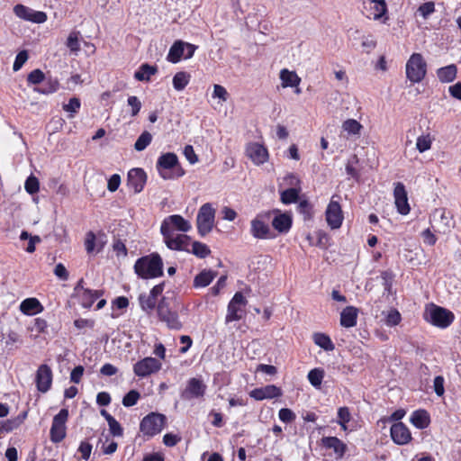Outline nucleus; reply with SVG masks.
Here are the masks:
<instances>
[{
  "label": "nucleus",
  "mask_w": 461,
  "mask_h": 461,
  "mask_svg": "<svg viewBox=\"0 0 461 461\" xmlns=\"http://www.w3.org/2000/svg\"><path fill=\"white\" fill-rule=\"evenodd\" d=\"M134 269L141 278H156L163 275V261L158 253H152L139 258L134 265Z\"/></svg>",
  "instance_id": "1"
},
{
  "label": "nucleus",
  "mask_w": 461,
  "mask_h": 461,
  "mask_svg": "<svg viewBox=\"0 0 461 461\" xmlns=\"http://www.w3.org/2000/svg\"><path fill=\"white\" fill-rule=\"evenodd\" d=\"M424 319L436 327L445 329L451 325L455 316L449 310L431 303L425 309Z\"/></svg>",
  "instance_id": "2"
},
{
  "label": "nucleus",
  "mask_w": 461,
  "mask_h": 461,
  "mask_svg": "<svg viewBox=\"0 0 461 461\" xmlns=\"http://www.w3.org/2000/svg\"><path fill=\"white\" fill-rule=\"evenodd\" d=\"M215 223V209L212 203L203 204L196 216V225L198 233L204 237L212 231Z\"/></svg>",
  "instance_id": "3"
},
{
  "label": "nucleus",
  "mask_w": 461,
  "mask_h": 461,
  "mask_svg": "<svg viewBox=\"0 0 461 461\" xmlns=\"http://www.w3.org/2000/svg\"><path fill=\"white\" fill-rule=\"evenodd\" d=\"M427 64L420 53H413L406 63V77L412 83L420 82L426 76Z\"/></svg>",
  "instance_id": "4"
},
{
  "label": "nucleus",
  "mask_w": 461,
  "mask_h": 461,
  "mask_svg": "<svg viewBox=\"0 0 461 461\" xmlns=\"http://www.w3.org/2000/svg\"><path fill=\"white\" fill-rule=\"evenodd\" d=\"M156 167L163 179L172 178L173 176L168 170L176 167H177L176 176H182L185 174V171L179 166L177 156L172 152L162 154L157 161Z\"/></svg>",
  "instance_id": "5"
},
{
  "label": "nucleus",
  "mask_w": 461,
  "mask_h": 461,
  "mask_svg": "<svg viewBox=\"0 0 461 461\" xmlns=\"http://www.w3.org/2000/svg\"><path fill=\"white\" fill-rule=\"evenodd\" d=\"M269 214H258L250 221V233L258 240H269L275 237L269 224Z\"/></svg>",
  "instance_id": "6"
},
{
  "label": "nucleus",
  "mask_w": 461,
  "mask_h": 461,
  "mask_svg": "<svg viewBox=\"0 0 461 461\" xmlns=\"http://www.w3.org/2000/svg\"><path fill=\"white\" fill-rule=\"evenodd\" d=\"M166 417L159 413H150L144 417L140 422V431L149 437L159 433L164 428Z\"/></svg>",
  "instance_id": "7"
},
{
  "label": "nucleus",
  "mask_w": 461,
  "mask_h": 461,
  "mask_svg": "<svg viewBox=\"0 0 461 461\" xmlns=\"http://www.w3.org/2000/svg\"><path fill=\"white\" fill-rule=\"evenodd\" d=\"M247 303L243 294L240 292H237L229 303L225 321L228 323L241 320L246 313L245 307Z\"/></svg>",
  "instance_id": "8"
},
{
  "label": "nucleus",
  "mask_w": 461,
  "mask_h": 461,
  "mask_svg": "<svg viewBox=\"0 0 461 461\" xmlns=\"http://www.w3.org/2000/svg\"><path fill=\"white\" fill-rule=\"evenodd\" d=\"M68 418V411L61 409L59 412L54 416L50 428V439L53 443L61 442L66 437V422Z\"/></svg>",
  "instance_id": "9"
},
{
  "label": "nucleus",
  "mask_w": 461,
  "mask_h": 461,
  "mask_svg": "<svg viewBox=\"0 0 461 461\" xmlns=\"http://www.w3.org/2000/svg\"><path fill=\"white\" fill-rule=\"evenodd\" d=\"M430 222L434 228H437L438 231L443 233L455 226L452 213L445 208L435 209L430 216Z\"/></svg>",
  "instance_id": "10"
},
{
  "label": "nucleus",
  "mask_w": 461,
  "mask_h": 461,
  "mask_svg": "<svg viewBox=\"0 0 461 461\" xmlns=\"http://www.w3.org/2000/svg\"><path fill=\"white\" fill-rule=\"evenodd\" d=\"M158 314L161 321L165 322L171 330H179L182 329V322L179 321L178 314L172 312L167 303L166 298H163L158 305Z\"/></svg>",
  "instance_id": "11"
},
{
  "label": "nucleus",
  "mask_w": 461,
  "mask_h": 461,
  "mask_svg": "<svg viewBox=\"0 0 461 461\" xmlns=\"http://www.w3.org/2000/svg\"><path fill=\"white\" fill-rule=\"evenodd\" d=\"M167 247L173 250L190 252V237L185 234L175 235L174 231L161 232Z\"/></svg>",
  "instance_id": "12"
},
{
  "label": "nucleus",
  "mask_w": 461,
  "mask_h": 461,
  "mask_svg": "<svg viewBox=\"0 0 461 461\" xmlns=\"http://www.w3.org/2000/svg\"><path fill=\"white\" fill-rule=\"evenodd\" d=\"M192 228L190 222L185 220L181 215L174 214L164 219L161 223L160 231H174V229L187 232Z\"/></svg>",
  "instance_id": "13"
},
{
  "label": "nucleus",
  "mask_w": 461,
  "mask_h": 461,
  "mask_svg": "<svg viewBox=\"0 0 461 461\" xmlns=\"http://www.w3.org/2000/svg\"><path fill=\"white\" fill-rule=\"evenodd\" d=\"M14 13L21 19L35 23H42L47 20V14L44 12L35 11L21 4L14 7Z\"/></svg>",
  "instance_id": "14"
},
{
  "label": "nucleus",
  "mask_w": 461,
  "mask_h": 461,
  "mask_svg": "<svg viewBox=\"0 0 461 461\" xmlns=\"http://www.w3.org/2000/svg\"><path fill=\"white\" fill-rule=\"evenodd\" d=\"M160 368L161 363L158 359L149 357L138 361L133 366V371L137 376L145 377L158 372Z\"/></svg>",
  "instance_id": "15"
},
{
  "label": "nucleus",
  "mask_w": 461,
  "mask_h": 461,
  "mask_svg": "<svg viewBox=\"0 0 461 461\" xmlns=\"http://www.w3.org/2000/svg\"><path fill=\"white\" fill-rule=\"evenodd\" d=\"M35 382L38 391L47 393L52 384V371L48 365H41L36 372Z\"/></svg>",
  "instance_id": "16"
},
{
  "label": "nucleus",
  "mask_w": 461,
  "mask_h": 461,
  "mask_svg": "<svg viewBox=\"0 0 461 461\" xmlns=\"http://www.w3.org/2000/svg\"><path fill=\"white\" fill-rule=\"evenodd\" d=\"M335 195L332 196L327 210H326V220L331 229H338L340 227L343 221V214L341 207L338 201L334 200Z\"/></svg>",
  "instance_id": "17"
},
{
  "label": "nucleus",
  "mask_w": 461,
  "mask_h": 461,
  "mask_svg": "<svg viewBox=\"0 0 461 461\" xmlns=\"http://www.w3.org/2000/svg\"><path fill=\"white\" fill-rule=\"evenodd\" d=\"M393 197L397 211L402 215L408 214L410 212V205L407 191L402 183L397 182L394 184Z\"/></svg>",
  "instance_id": "18"
},
{
  "label": "nucleus",
  "mask_w": 461,
  "mask_h": 461,
  "mask_svg": "<svg viewBox=\"0 0 461 461\" xmlns=\"http://www.w3.org/2000/svg\"><path fill=\"white\" fill-rule=\"evenodd\" d=\"M247 156L255 165H262L268 159V151L262 144L251 142L246 148Z\"/></svg>",
  "instance_id": "19"
},
{
  "label": "nucleus",
  "mask_w": 461,
  "mask_h": 461,
  "mask_svg": "<svg viewBox=\"0 0 461 461\" xmlns=\"http://www.w3.org/2000/svg\"><path fill=\"white\" fill-rule=\"evenodd\" d=\"M206 391V385L202 380L191 378L187 382L185 389L182 392V398L192 400L194 398L203 397Z\"/></svg>",
  "instance_id": "20"
},
{
  "label": "nucleus",
  "mask_w": 461,
  "mask_h": 461,
  "mask_svg": "<svg viewBox=\"0 0 461 461\" xmlns=\"http://www.w3.org/2000/svg\"><path fill=\"white\" fill-rule=\"evenodd\" d=\"M147 182V174L142 168H132L127 176V185L134 190L135 194L140 193Z\"/></svg>",
  "instance_id": "21"
},
{
  "label": "nucleus",
  "mask_w": 461,
  "mask_h": 461,
  "mask_svg": "<svg viewBox=\"0 0 461 461\" xmlns=\"http://www.w3.org/2000/svg\"><path fill=\"white\" fill-rule=\"evenodd\" d=\"M390 432L393 441L397 445H405L411 439L409 429L402 422L394 423Z\"/></svg>",
  "instance_id": "22"
},
{
  "label": "nucleus",
  "mask_w": 461,
  "mask_h": 461,
  "mask_svg": "<svg viewBox=\"0 0 461 461\" xmlns=\"http://www.w3.org/2000/svg\"><path fill=\"white\" fill-rule=\"evenodd\" d=\"M250 397L257 401L265 399H273L282 395V391L279 387L274 384H268L261 388H256L249 393Z\"/></svg>",
  "instance_id": "23"
},
{
  "label": "nucleus",
  "mask_w": 461,
  "mask_h": 461,
  "mask_svg": "<svg viewBox=\"0 0 461 461\" xmlns=\"http://www.w3.org/2000/svg\"><path fill=\"white\" fill-rule=\"evenodd\" d=\"M366 8L369 10L374 20H379L385 15L387 5L384 0H368Z\"/></svg>",
  "instance_id": "24"
},
{
  "label": "nucleus",
  "mask_w": 461,
  "mask_h": 461,
  "mask_svg": "<svg viewBox=\"0 0 461 461\" xmlns=\"http://www.w3.org/2000/svg\"><path fill=\"white\" fill-rule=\"evenodd\" d=\"M358 310L354 306H347L340 313V325L345 328L356 326Z\"/></svg>",
  "instance_id": "25"
},
{
  "label": "nucleus",
  "mask_w": 461,
  "mask_h": 461,
  "mask_svg": "<svg viewBox=\"0 0 461 461\" xmlns=\"http://www.w3.org/2000/svg\"><path fill=\"white\" fill-rule=\"evenodd\" d=\"M322 444L325 447L333 449L339 457L343 456L347 450V445L336 437L322 438Z\"/></svg>",
  "instance_id": "26"
},
{
  "label": "nucleus",
  "mask_w": 461,
  "mask_h": 461,
  "mask_svg": "<svg viewBox=\"0 0 461 461\" xmlns=\"http://www.w3.org/2000/svg\"><path fill=\"white\" fill-rule=\"evenodd\" d=\"M457 68L455 64L442 67L437 70V77L441 83H450L456 78Z\"/></svg>",
  "instance_id": "27"
},
{
  "label": "nucleus",
  "mask_w": 461,
  "mask_h": 461,
  "mask_svg": "<svg viewBox=\"0 0 461 461\" xmlns=\"http://www.w3.org/2000/svg\"><path fill=\"white\" fill-rule=\"evenodd\" d=\"M20 310L24 314L33 315L41 312L43 310V307L38 299L27 298L21 303Z\"/></svg>",
  "instance_id": "28"
},
{
  "label": "nucleus",
  "mask_w": 461,
  "mask_h": 461,
  "mask_svg": "<svg viewBox=\"0 0 461 461\" xmlns=\"http://www.w3.org/2000/svg\"><path fill=\"white\" fill-rule=\"evenodd\" d=\"M185 42L176 41L170 48L167 54V60L172 63H177L185 56Z\"/></svg>",
  "instance_id": "29"
},
{
  "label": "nucleus",
  "mask_w": 461,
  "mask_h": 461,
  "mask_svg": "<svg viewBox=\"0 0 461 461\" xmlns=\"http://www.w3.org/2000/svg\"><path fill=\"white\" fill-rule=\"evenodd\" d=\"M292 225V219L286 213L276 215L272 221V226L279 232H287Z\"/></svg>",
  "instance_id": "30"
},
{
  "label": "nucleus",
  "mask_w": 461,
  "mask_h": 461,
  "mask_svg": "<svg viewBox=\"0 0 461 461\" xmlns=\"http://www.w3.org/2000/svg\"><path fill=\"white\" fill-rule=\"evenodd\" d=\"M158 72L156 66H151L148 63L142 64L134 73V77L138 81H149L150 77Z\"/></svg>",
  "instance_id": "31"
},
{
  "label": "nucleus",
  "mask_w": 461,
  "mask_h": 461,
  "mask_svg": "<svg viewBox=\"0 0 461 461\" xmlns=\"http://www.w3.org/2000/svg\"><path fill=\"white\" fill-rule=\"evenodd\" d=\"M411 422L418 429H425L429 424V416L424 410L415 411L411 417Z\"/></svg>",
  "instance_id": "32"
},
{
  "label": "nucleus",
  "mask_w": 461,
  "mask_h": 461,
  "mask_svg": "<svg viewBox=\"0 0 461 461\" xmlns=\"http://www.w3.org/2000/svg\"><path fill=\"white\" fill-rule=\"evenodd\" d=\"M280 79L282 80V86H296L300 84V77L295 72L289 71L288 69H282L280 72Z\"/></svg>",
  "instance_id": "33"
},
{
  "label": "nucleus",
  "mask_w": 461,
  "mask_h": 461,
  "mask_svg": "<svg viewBox=\"0 0 461 461\" xmlns=\"http://www.w3.org/2000/svg\"><path fill=\"white\" fill-rule=\"evenodd\" d=\"M100 295L101 294L98 291L89 289H83V293L78 294L84 308H90Z\"/></svg>",
  "instance_id": "34"
},
{
  "label": "nucleus",
  "mask_w": 461,
  "mask_h": 461,
  "mask_svg": "<svg viewBox=\"0 0 461 461\" xmlns=\"http://www.w3.org/2000/svg\"><path fill=\"white\" fill-rule=\"evenodd\" d=\"M215 273L211 270H203L198 274L194 280V285L195 287H205L213 280Z\"/></svg>",
  "instance_id": "35"
},
{
  "label": "nucleus",
  "mask_w": 461,
  "mask_h": 461,
  "mask_svg": "<svg viewBox=\"0 0 461 461\" xmlns=\"http://www.w3.org/2000/svg\"><path fill=\"white\" fill-rule=\"evenodd\" d=\"M314 343L326 351H332L335 348L330 338L324 333H315L313 335Z\"/></svg>",
  "instance_id": "36"
},
{
  "label": "nucleus",
  "mask_w": 461,
  "mask_h": 461,
  "mask_svg": "<svg viewBox=\"0 0 461 461\" xmlns=\"http://www.w3.org/2000/svg\"><path fill=\"white\" fill-rule=\"evenodd\" d=\"M190 75L185 71L177 72L173 77V86L176 91H182L188 85Z\"/></svg>",
  "instance_id": "37"
},
{
  "label": "nucleus",
  "mask_w": 461,
  "mask_h": 461,
  "mask_svg": "<svg viewBox=\"0 0 461 461\" xmlns=\"http://www.w3.org/2000/svg\"><path fill=\"white\" fill-rule=\"evenodd\" d=\"M342 130L348 135H360L363 126L355 119H348L342 123Z\"/></svg>",
  "instance_id": "38"
},
{
  "label": "nucleus",
  "mask_w": 461,
  "mask_h": 461,
  "mask_svg": "<svg viewBox=\"0 0 461 461\" xmlns=\"http://www.w3.org/2000/svg\"><path fill=\"white\" fill-rule=\"evenodd\" d=\"M20 240H29L28 245L25 248V250L28 253H33L36 249V244H39L41 242V239L39 236H37V235L32 236L26 230L22 231V233L20 235Z\"/></svg>",
  "instance_id": "39"
},
{
  "label": "nucleus",
  "mask_w": 461,
  "mask_h": 461,
  "mask_svg": "<svg viewBox=\"0 0 461 461\" xmlns=\"http://www.w3.org/2000/svg\"><path fill=\"white\" fill-rule=\"evenodd\" d=\"M190 245H191L190 252H192L194 255H195L196 257H198L200 258H204L211 253L210 249L204 243H202L199 241H194Z\"/></svg>",
  "instance_id": "40"
},
{
  "label": "nucleus",
  "mask_w": 461,
  "mask_h": 461,
  "mask_svg": "<svg viewBox=\"0 0 461 461\" xmlns=\"http://www.w3.org/2000/svg\"><path fill=\"white\" fill-rule=\"evenodd\" d=\"M308 380L310 384L315 388H320L324 377V370L321 368L312 369L308 373Z\"/></svg>",
  "instance_id": "41"
},
{
  "label": "nucleus",
  "mask_w": 461,
  "mask_h": 461,
  "mask_svg": "<svg viewBox=\"0 0 461 461\" xmlns=\"http://www.w3.org/2000/svg\"><path fill=\"white\" fill-rule=\"evenodd\" d=\"M151 140L152 135L149 131H145L137 139L134 144V149L137 151H142L150 144Z\"/></svg>",
  "instance_id": "42"
},
{
  "label": "nucleus",
  "mask_w": 461,
  "mask_h": 461,
  "mask_svg": "<svg viewBox=\"0 0 461 461\" xmlns=\"http://www.w3.org/2000/svg\"><path fill=\"white\" fill-rule=\"evenodd\" d=\"M79 35V32H72L69 33L67 40V47L74 53H77L80 50Z\"/></svg>",
  "instance_id": "43"
},
{
  "label": "nucleus",
  "mask_w": 461,
  "mask_h": 461,
  "mask_svg": "<svg viewBox=\"0 0 461 461\" xmlns=\"http://www.w3.org/2000/svg\"><path fill=\"white\" fill-rule=\"evenodd\" d=\"M299 191L296 188H288L281 193V201L285 203H292L297 201Z\"/></svg>",
  "instance_id": "44"
},
{
  "label": "nucleus",
  "mask_w": 461,
  "mask_h": 461,
  "mask_svg": "<svg viewBox=\"0 0 461 461\" xmlns=\"http://www.w3.org/2000/svg\"><path fill=\"white\" fill-rule=\"evenodd\" d=\"M140 304L142 310L149 311L152 310L156 305V299L153 295L142 294L139 297Z\"/></svg>",
  "instance_id": "45"
},
{
  "label": "nucleus",
  "mask_w": 461,
  "mask_h": 461,
  "mask_svg": "<svg viewBox=\"0 0 461 461\" xmlns=\"http://www.w3.org/2000/svg\"><path fill=\"white\" fill-rule=\"evenodd\" d=\"M431 143L432 140L429 135H421L417 138L416 148L420 153H422L431 148Z\"/></svg>",
  "instance_id": "46"
},
{
  "label": "nucleus",
  "mask_w": 461,
  "mask_h": 461,
  "mask_svg": "<svg viewBox=\"0 0 461 461\" xmlns=\"http://www.w3.org/2000/svg\"><path fill=\"white\" fill-rule=\"evenodd\" d=\"M351 415L348 408L340 407L338 410V423L342 427L344 430L347 429L346 424L350 420Z\"/></svg>",
  "instance_id": "47"
},
{
  "label": "nucleus",
  "mask_w": 461,
  "mask_h": 461,
  "mask_svg": "<svg viewBox=\"0 0 461 461\" xmlns=\"http://www.w3.org/2000/svg\"><path fill=\"white\" fill-rule=\"evenodd\" d=\"M140 397V394L139 392H137L136 390H131L122 398V404L125 407H131L137 403Z\"/></svg>",
  "instance_id": "48"
},
{
  "label": "nucleus",
  "mask_w": 461,
  "mask_h": 461,
  "mask_svg": "<svg viewBox=\"0 0 461 461\" xmlns=\"http://www.w3.org/2000/svg\"><path fill=\"white\" fill-rule=\"evenodd\" d=\"M79 108H80V100L78 98H77V97H73V98L69 99L68 103L65 104L63 105V109L66 112L71 113L69 115L70 118L74 117V114L76 113H77Z\"/></svg>",
  "instance_id": "49"
},
{
  "label": "nucleus",
  "mask_w": 461,
  "mask_h": 461,
  "mask_svg": "<svg viewBox=\"0 0 461 461\" xmlns=\"http://www.w3.org/2000/svg\"><path fill=\"white\" fill-rule=\"evenodd\" d=\"M401 320L400 312L397 310H391L386 315L385 324L390 327L396 326L400 323Z\"/></svg>",
  "instance_id": "50"
},
{
  "label": "nucleus",
  "mask_w": 461,
  "mask_h": 461,
  "mask_svg": "<svg viewBox=\"0 0 461 461\" xmlns=\"http://www.w3.org/2000/svg\"><path fill=\"white\" fill-rule=\"evenodd\" d=\"M85 247L87 253H92L96 249V236L93 231L86 233Z\"/></svg>",
  "instance_id": "51"
},
{
  "label": "nucleus",
  "mask_w": 461,
  "mask_h": 461,
  "mask_svg": "<svg viewBox=\"0 0 461 461\" xmlns=\"http://www.w3.org/2000/svg\"><path fill=\"white\" fill-rule=\"evenodd\" d=\"M358 162L357 155H353L346 165V171L348 176L357 179L359 177L358 172L355 168L354 165Z\"/></svg>",
  "instance_id": "52"
},
{
  "label": "nucleus",
  "mask_w": 461,
  "mask_h": 461,
  "mask_svg": "<svg viewBox=\"0 0 461 461\" xmlns=\"http://www.w3.org/2000/svg\"><path fill=\"white\" fill-rule=\"evenodd\" d=\"M24 187L29 194H35L39 191V180L35 176H30L25 181Z\"/></svg>",
  "instance_id": "53"
},
{
  "label": "nucleus",
  "mask_w": 461,
  "mask_h": 461,
  "mask_svg": "<svg viewBox=\"0 0 461 461\" xmlns=\"http://www.w3.org/2000/svg\"><path fill=\"white\" fill-rule=\"evenodd\" d=\"M278 417L283 422L290 423L295 420L296 415L292 410L283 408L279 411Z\"/></svg>",
  "instance_id": "54"
},
{
  "label": "nucleus",
  "mask_w": 461,
  "mask_h": 461,
  "mask_svg": "<svg viewBox=\"0 0 461 461\" xmlns=\"http://www.w3.org/2000/svg\"><path fill=\"white\" fill-rule=\"evenodd\" d=\"M27 59H28L27 51L26 50L20 51L16 55L15 60L13 65L14 71L20 70L22 68V67L23 66V64L27 61Z\"/></svg>",
  "instance_id": "55"
},
{
  "label": "nucleus",
  "mask_w": 461,
  "mask_h": 461,
  "mask_svg": "<svg viewBox=\"0 0 461 461\" xmlns=\"http://www.w3.org/2000/svg\"><path fill=\"white\" fill-rule=\"evenodd\" d=\"M27 80L32 85L40 84L44 80V73L41 69H34L28 75Z\"/></svg>",
  "instance_id": "56"
},
{
  "label": "nucleus",
  "mask_w": 461,
  "mask_h": 461,
  "mask_svg": "<svg viewBox=\"0 0 461 461\" xmlns=\"http://www.w3.org/2000/svg\"><path fill=\"white\" fill-rule=\"evenodd\" d=\"M213 98H219L222 102H226L229 98V94L225 87H223L221 85H214L213 86V93H212Z\"/></svg>",
  "instance_id": "57"
},
{
  "label": "nucleus",
  "mask_w": 461,
  "mask_h": 461,
  "mask_svg": "<svg viewBox=\"0 0 461 461\" xmlns=\"http://www.w3.org/2000/svg\"><path fill=\"white\" fill-rule=\"evenodd\" d=\"M435 11V5L433 2H427L422 4L419 9L418 12L422 15L423 18H427L429 14L434 13Z\"/></svg>",
  "instance_id": "58"
},
{
  "label": "nucleus",
  "mask_w": 461,
  "mask_h": 461,
  "mask_svg": "<svg viewBox=\"0 0 461 461\" xmlns=\"http://www.w3.org/2000/svg\"><path fill=\"white\" fill-rule=\"evenodd\" d=\"M444 382V377L441 375H438L434 378L433 388L438 396H442L445 393Z\"/></svg>",
  "instance_id": "59"
},
{
  "label": "nucleus",
  "mask_w": 461,
  "mask_h": 461,
  "mask_svg": "<svg viewBox=\"0 0 461 461\" xmlns=\"http://www.w3.org/2000/svg\"><path fill=\"white\" fill-rule=\"evenodd\" d=\"M128 104L131 107V115L136 116L140 108L141 103L137 96H130L127 100Z\"/></svg>",
  "instance_id": "60"
},
{
  "label": "nucleus",
  "mask_w": 461,
  "mask_h": 461,
  "mask_svg": "<svg viewBox=\"0 0 461 461\" xmlns=\"http://www.w3.org/2000/svg\"><path fill=\"white\" fill-rule=\"evenodd\" d=\"M19 422L17 420H7L5 421H0V432H9L17 428Z\"/></svg>",
  "instance_id": "61"
},
{
  "label": "nucleus",
  "mask_w": 461,
  "mask_h": 461,
  "mask_svg": "<svg viewBox=\"0 0 461 461\" xmlns=\"http://www.w3.org/2000/svg\"><path fill=\"white\" fill-rule=\"evenodd\" d=\"M121 184V176L118 174L113 175L107 181V189L110 192H115Z\"/></svg>",
  "instance_id": "62"
},
{
  "label": "nucleus",
  "mask_w": 461,
  "mask_h": 461,
  "mask_svg": "<svg viewBox=\"0 0 461 461\" xmlns=\"http://www.w3.org/2000/svg\"><path fill=\"white\" fill-rule=\"evenodd\" d=\"M361 45L367 52H369L376 47V41L372 35H368L363 37Z\"/></svg>",
  "instance_id": "63"
},
{
  "label": "nucleus",
  "mask_w": 461,
  "mask_h": 461,
  "mask_svg": "<svg viewBox=\"0 0 461 461\" xmlns=\"http://www.w3.org/2000/svg\"><path fill=\"white\" fill-rule=\"evenodd\" d=\"M450 95L459 101H461V82H457L448 87Z\"/></svg>",
  "instance_id": "64"
}]
</instances>
